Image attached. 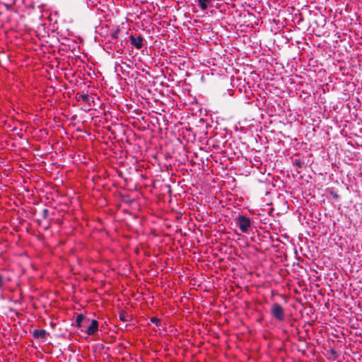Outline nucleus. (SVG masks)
<instances>
[{
	"instance_id": "nucleus-1",
	"label": "nucleus",
	"mask_w": 362,
	"mask_h": 362,
	"mask_svg": "<svg viewBox=\"0 0 362 362\" xmlns=\"http://www.w3.org/2000/svg\"><path fill=\"white\" fill-rule=\"evenodd\" d=\"M235 223L242 233H247L251 228V221L249 217L240 215L235 218Z\"/></svg>"
},
{
	"instance_id": "nucleus-2",
	"label": "nucleus",
	"mask_w": 362,
	"mask_h": 362,
	"mask_svg": "<svg viewBox=\"0 0 362 362\" xmlns=\"http://www.w3.org/2000/svg\"><path fill=\"white\" fill-rule=\"evenodd\" d=\"M271 314L278 321L282 322L285 319L284 309L279 303H276L272 305Z\"/></svg>"
},
{
	"instance_id": "nucleus-3",
	"label": "nucleus",
	"mask_w": 362,
	"mask_h": 362,
	"mask_svg": "<svg viewBox=\"0 0 362 362\" xmlns=\"http://www.w3.org/2000/svg\"><path fill=\"white\" fill-rule=\"evenodd\" d=\"M129 40L131 44L136 49H140L143 47L144 38L141 35H139L138 36H136L134 35H131L129 36Z\"/></svg>"
},
{
	"instance_id": "nucleus-4",
	"label": "nucleus",
	"mask_w": 362,
	"mask_h": 362,
	"mask_svg": "<svg viewBox=\"0 0 362 362\" xmlns=\"http://www.w3.org/2000/svg\"><path fill=\"white\" fill-rule=\"evenodd\" d=\"M98 329V322L96 320H92L90 325L88 327L86 332L88 335H93Z\"/></svg>"
},
{
	"instance_id": "nucleus-5",
	"label": "nucleus",
	"mask_w": 362,
	"mask_h": 362,
	"mask_svg": "<svg viewBox=\"0 0 362 362\" xmlns=\"http://www.w3.org/2000/svg\"><path fill=\"white\" fill-rule=\"evenodd\" d=\"M47 331L45 329H34L33 332V337L35 339H45L47 336Z\"/></svg>"
},
{
	"instance_id": "nucleus-6",
	"label": "nucleus",
	"mask_w": 362,
	"mask_h": 362,
	"mask_svg": "<svg viewBox=\"0 0 362 362\" xmlns=\"http://www.w3.org/2000/svg\"><path fill=\"white\" fill-rule=\"evenodd\" d=\"M120 29L117 28L115 29H112L110 32V35L111 39L113 40H117L119 34L120 33Z\"/></svg>"
},
{
	"instance_id": "nucleus-7",
	"label": "nucleus",
	"mask_w": 362,
	"mask_h": 362,
	"mask_svg": "<svg viewBox=\"0 0 362 362\" xmlns=\"http://www.w3.org/2000/svg\"><path fill=\"white\" fill-rule=\"evenodd\" d=\"M211 0H198L199 6L202 11H205L208 8V4Z\"/></svg>"
},
{
	"instance_id": "nucleus-8",
	"label": "nucleus",
	"mask_w": 362,
	"mask_h": 362,
	"mask_svg": "<svg viewBox=\"0 0 362 362\" xmlns=\"http://www.w3.org/2000/svg\"><path fill=\"white\" fill-rule=\"evenodd\" d=\"M80 98L84 103H89L92 98L88 94H83L80 95Z\"/></svg>"
},
{
	"instance_id": "nucleus-9",
	"label": "nucleus",
	"mask_w": 362,
	"mask_h": 362,
	"mask_svg": "<svg viewBox=\"0 0 362 362\" xmlns=\"http://www.w3.org/2000/svg\"><path fill=\"white\" fill-rule=\"evenodd\" d=\"M84 319V316L82 314H79L77 315L76 319V322L77 324V326L81 327V322H83Z\"/></svg>"
},
{
	"instance_id": "nucleus-10",
	"label": "nucleus",
	"mask_w": 362,
	"mask_h": 362,
	"mask_svg": "<svg viewBox=\"0 0 362 362\" xmlns=\"http://www.w3.org/2000/svg\"><path fill=\"white\" fill-rule=\"evenodd\" d=\"M49 214V210L47 209H44L42 211V217L44 218H47Z\"/></svg>"
},
{
	"instance_id": "nucleus-11",
	"label": "nucleus",
	"mask_w": 362,
	"mask_h": 362,
	"mask_svg": "<svg viewBox=\"0 0 362 362\" xmlns=\"http://www.w3.org/2000/svg\"><path fill=\"white\" fill-rule=\"evenodd\" d=\"M151 321L153 322V323H155L157 325H158V323L160 322V320L157 317H152L151 319Z\"/></svg>"
},
{
	"instance_id": "nucleus-12",
	"label": "nucleus",
	"mask_w": 362,
	"mask_h": 362,
	"mask_svg": "<svg viewBox=\"0 0 362 362\" xmlns=\"http://www.w3.org/2000/svg\"><path fill=\"white\" fill-rule=\"evenodd\" d=\"M4 285L3 276L0 274V288H1Z\"/></svg>"
},
{
	"instance_id": "nucleus-13",
	"label": "nucleus",
	"mask_w": 362,
	"mask_h": 362,
	"mask_svg": "<svg viewBox=\"0 0 362 362\" xmlns=\"http://www.w3.org/2000/svg\"><path fill=\"white\" fill-rule=\"evenodd\" d=\"M331 194L332 195L333 198H334L336 199H339V194L336 192H332Z\"/></svg>"
},
{
	"instance_id": "nucleus-14",
	"label": "nucleus",
	"mask_w": 362,
	"mask_h": 362,
	"mask_svg": "<svg viewBox=\"0 0 362 362\" xmlns=\"http://www.w3.org/2000/svg\"><path fill=\"white\" fill-rule=\"evenodd\" d=\"M296 165H298V167H300V168L301 167V162H300V160H296Z\"/></svg>"
},
{
	"instance_id": "nucleus-15",
	"label": "nucleus",
	"mask_w": 362,
	"mask_h": 362,
	"mask_svg": "<svg viewBox=\"0 0 362 362\" xmlns=\"http://www.w3.org/2000/svg\"><path fill=\"white\" fill-rule=\"evenodd\" d=\"M120 319H121V320H122L124 322L126 321V320H125L124 316H120Z\"/></svg>"
}]
</instances>
